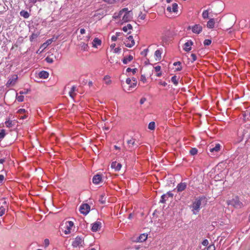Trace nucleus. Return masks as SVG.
Instances as JSON below:
<instances>
[{
    "mask_svg": "<svg viewBox=\"0 0 250 250\" xmlns=\"http://www.w3.org/2000/svg\"><path fill=\"white\" fill-rule=\"evenodd\" d=\"M117 37L115 35H113L111 37V40L113 42H115L117 40Z\"/></svg>",
    "mask_w": 250,
    "mask_h": 250,
    "instance_id": "62",
    "label": "nucleus"
},
{
    "mask_svg": "<svg viewBox=\"0 0 250 250\" xmlns=\"http://www.w3.org/2000/svg\"><path fill=\"white\" fill-rule=\"evenodd\" d=\"M104 79L105 81V83L106 84H109L111 82V80H110V77L108 75L105 76Z\"/></svg>",
    "mask_w": 250,
    "mask_h": 250,
    "instance_id": "38",
    "label": "nucleus"
},
{
    "mask_svg": "<svg viewBox=\"0 0 250 250\" xmlns=\"http://www.w3.org/2000/svg\"><path fill=\"white\" fill-rule=\"evenodd\" d=\"M132 29V26L130 24H127L126 26L123 27V30L126 32L128 30H131Z\"/></svg>",
    "mask_w": 250,
    "mask_h": 250,
    "instance_id": "32",
    "label": "nucleus"
},
{
    "mask_svg": "<svg viewBox=\"0 0 250 250\" xmlns=\"http://www.w3.org/2000/svg\"><path fill=\"white\" fill-rule=\"evenodd\" d=\"M62 229H64V233L65 234H68L70 233L71 228L74 226V223L72 221H66L65 223H62Z\"/></svg>",
    "mask_w": 250,
    "mask_h": 250,
    "instance_id": "3",
    "label": "nucleus"
},
{
    "mask_svg": "<svg viewBox=\"0 0 250 250\" xmlns=\"http://www.w3.org/2000/svg\"><path fill=\"white\" fill-rule=\"evenodd\" d=\"M211 41L209 39H206L204 41V45H209L211 44Z\"/></svg>",
    "mask_w": 250,
    "mask_h": 250,
    "instance_id": "47",
    "label": "nucleus"
},
{
    "mask_svg": "<svg viewBox=\"0 0 250 250\" xmlns=\"http://www.w3.org/2000/svg\"><path fill=\"white\" fill-rule=\"evenodd\" d=\"M105 199H106V197H105V194H103L100 195L99 201L101 203L103 204L105 203Z\"/></svg>",
    "mask_w": 250,
    "mask_h": 250,
    "instance_id": "30",
    "label": "nucleus"
},
{
    "mask_svg": "<svg viewBox=\"0 0 250 250\" xmlns=\"http://www.w3.org/2000/svg\"><path fill=\"white\" fill-rule=\"evenodd\" d=\"M159 84H160V85H162L164 86H166L167 85V83L165 82H161L160 81L159 83Z\"/></svg>",
    "mask_w": 250,
    "mask_h": 250,
    "instance_id": "60",
    "label": "nucleus"
},
{
    "mask_svg": "<svg viewBox=\"0 0 250 250\" xmlns=\"http://www.w3.org/2000/svg\"><path fill=\"white\" fill-rule=\"evenodd\" d=\"M206 201V198L204 197H199V199H196L192 205L193 213H197L200 209V207L202 203H204Z\"/></svg>",
    "mask_w": 250,
    "mask_h": 250,
    "instance_id": "2",
    "label": "nucleus"
},
{
    "mask_svg": "<svg viewBox=\"0 0 250 250\" xmlns=\"http://www.w3.org/2000/svg\"><path fill=\"white\" fill-rule=\"evenodd\" d=\"M5 125L6 127L10 128L12 127L13 126V124H12V121L9 120L5 122Z\"/></svg>",
    "mask_w": 250,
    "mask_h": 250,
    "instance_id": "35",
    "label": "nucleus"
},
{
    "mask_svg": "<svg viewBox=\"0 0 250 250\" xmlns=\"http://www.w3.org/2000/svg\"><path fill=\"white\" fill-rule=\"evenodd\" d=\"M146 101V99L145 97L142 98L140 101L141 104H143Z\"/></svg>",
    "mask_w": 250,
    "mask_h": 250,
    "instance_id": "55",
    "label": "nucleus"
},
{
    "mask_svg": "<svg viewBox=\"0 0 250 250\" xmlns=\"http://www.w3.org/2000/svg\"><path fill=\"white\" fill-rule=\"evenodd\" d=\"M125 12V13L123 17L122 21L124 22H127L130 21L131 17L130 16L129 12H127V10Z\"/></svg>",
    "mask_w": 250,
    "mask_h": 250,
    "instance_id": "20",
    "label": "nucleus"
},
{
    "mask_svg": "<svg viewBox=\"0 0 250 250\" xmlns=\"http://www.w3.org/2000/svg\"><path fill=\"white\" fill-rule=\"evenodd\" d=\"M90 210V206L86 203L82 204L79 208V211L80 212L85 215L88 214Z\"/></svg>",
    "mask_w": 250,
    "mask_h": 250,
    "instance_id": "5",
    "label": "nucleus"
},
{
    "mask_svg": "<svg viewBox=\"0 0 250 250\" xmlns=\"http://www.w3.org/2000/svg\"><path fill=\"white\" fill-rule=\"evenodd\" d=\"M191 58L192 59V62H194L197 59V58H196V56L195 54H191Z\"/></svg>",
    "mask_w": 250,
    "mask_h": 250,
    "instance_id": "53",
    "label": "nucleus"
},
{
    "mask_svg": "<svg viewBox=\"0 0 250 250\" xmlns=\"http://www.w3.org/2000/svg\"><path fill=\"white\" fill-rule=\"evenodd\" d=\"M187 184L185 182H181L178 184L177 186L176 189H177V192H180L184 191L187 188Z\"/></svg>",
    "mask_w": 250,
    "mask_h": 250,
    "instance_id": "10",
    "label": "nucleus"
},
{
    "mask_svg": "<svg viewBox=\"0 0 250 250\" xmlns=\"http://www.w3.org/2000/svg\"><path fill=\"white\" fill-rule=\"evenodd\" d=\"M218 221H219L218 222L215 221V222H212V226L214 227H215V226L218 227L219 225H220V226L223 225L222 221H220V220H218Z\"/></svg>",
    "mask_w": 250,
    "mask_h": 250,
    "instance_id": "36",
    "label": "nucleus"
},
{
    "mask_svg": "<svg viewBox=\"0 0 250 250\" xmlns=\"http://www.w3.org/2000/svg\"><path fill=\"white\" fill-rule=\"evenodd\" d=\"M188 29H191L192 31L195 34H199L202 31V26L200 24H195L194 26L188 27Z\"/></svg>",
    "mask_w": 250,
    "mask_h": 250,
    "instance_id": "7",
    "label": "nucleus"
},
{
    "mask_svg": "<svg viewBox=\"0 0 250 250\" xmlns=\"http://www.w3.org/2000/svg\"><path fill=\"white\" fill-rule=\"evenodd\" d=\"M84 244L83 239L79 236H77L75 240L73 241L72 246L73 248H77V247H83Z\"/></svg>",
    "mask_w": 250,
    "mask_h": 250,
    "instance_id": "4",
    "label": "nucleus"
},
{
    "mask_svg": "<svg viewBox=\"0 0 250 250\" xmlns=\"http://www.w3.org/2000/svg\"><path fill=\"white\" fill-rule=\"evenodd\" d=\"M20 14L21 16L25 19L28 18L30 16L29 13L27 11L23 10H21L20 12Z\"/></svg>",
    "mask_w": 250,
    "mask_h": 250,
    "instance_id": "26",
    "label": "nucleus"
},
{
    "mask_svg": "<svg viewBox=\"0 0 250 250\" xmlns=\"http://www.w3.org/2000/svg\"><path fill=\"white\" fill-rule=\"evenodd\" d=\"M104 2L109 4H113L116 2L117 0H103Z\"/></svg>",
    "mask_w": 250,
    "mask_h": 250,
    "instance_id": "50",
    "label": "nucleus"
},
{
    "mask_svg": "<svg viewBox=\"0 0 250 250\" xmlns=\"http://www.w3.org/2000/svg\"><path fill=\"white\" fill-rule=\"evenodd\" d=\"M155 127V123L154 122H151L148 124V128L150 130H154Z\"/></svg>",
    "mask_w": 250,
    "mask_h": 250,
    "instance_id": "33",
    "label": "nucleus"
},
{
    "mask_svg": "<svg viewBox=\"0 0 250 250\" xmlns=\"http://www.w3.org/2000/svg\"><path fill=\"white\" fill-rule=\"evenodd\" d=\"M171 8L173 12H176L178 11V4L176 3L172 4Z\"/></svg>",
    "mask_w": 250,
    "mask_h": 250,
    "instance_id": "39",
    "label": "nucleus"
},
{
    "mask_svg": "<svg viewBox=\"0 0 250 250\" xmlns=\"http://www.w3.org/2000/svg\"><path fill=\"white\" fill-rule=\"evenodd\" d=\"M43 0H29L30 2H31V3H34V4L36 3L37 1L41 2V1H43Z\"/></svg>",
    "mask_w": 250,
    "mask_h": 250,
    "instance_id": "59",
    "label": "nucleus"
},
{
    "mask_svg": "<svg viewBox=\"0 0 250 250\" xmlns=\"http://www.w3.org/2000/svg\"><path fill=\"white\" fill-rule=\"evenodd\" d=\"M132 80L133 82L131 83L130 87H134L135 86H136V85L137 84V79L135 78H133Z\"/></svg>",
    "mask_w": 250,
    "mask_h": 250,
    "instance_id": "40",
    "label": "nucleus"
},
{
    "mask_svg": "<svg viewBox=\"0 0 250 250\" xmlns=\"http://www.w3.org/2000/svg\"><path fill=\"white\" fill-rule=\"evenodd\" d=\"M30 91V90H28V89H23L22 90H21L19 92V94H20L21 95H22V94H26L28 93V92Z\"/></svg>",
    "mask_w": 250,
    "mask_h": 250,
    "instance_id": "48",
    "label": "nucleus"
},
{
    "mask_svg": "<svg viewBox=\"0 0 250 250\" xmlns=\"http://www.w3.org/2000/svg\"><path fill=\"white\" fill-rule=\"evenodd\" d=\"M45 60L47 62L49 63H52L54 62V60L52 58H51L50 57L47 56L45 59Z\"/></svg>",
    "mask_w": 250,
    "mask_h": 250,
    "instance_id": "41",
    "label": "nucleus"
},
{
    "mask_svg": "<svg viewBox=\"0 0 250 250\" xmlns=\"http://www.w3.org/2000/svg\"><path fill=\"white\" fill-rule=\"evenodd\" d=\"M133 56L130 55L127 57H125L123 59L122 61L124 64H127L129 62H131L133 60Z\"/></svg>",
    "mask_w": 250,
    "mask_h": 250,
    "instance_id": "23",
    "label": "nucleus"
},
{
    "mask_svg": "<svg viewBox=\"0 0 250 250\" xmlns=\"http://www.w3.org/2000/svg\"><path fill=\"white\" fill-rule=\"evenodd\" d=\"M197 152H198V150L197 148H196L195 147L192 148L189 151V153L191 155H195L197 154Z\"/></svg>",
    "mask_w": 250,
    "mask_h": 250,
    "instance_id": "37",
    "label": "nucleus"
},
{
    "mask_svg": "<svg viewBox=\"0 0 250 250\" xmlns=\"http://www.w3.org/2000/svg\"><path fill=\"white\" fill-rule=\"evenodd\" d=\"M126 83L128 84H130L131 85V80L130 79V78H127L126 79Z\"/></svg>",
    "mask_w": 250,
    "mask_h": 250,
    "instance_id": "61",
    "label": "nucleus"
},
{
    "mask_svg": "<svg viewBox=\"0 0 250 250\" xmlns=\"http://www.w3.org/2000/svg\"><path fill=\"white\" fill-rule=\"evenodd\" d=\"M147 238V233H142L141 234L137 239V242H143L146 241Z\"/></svg>",
    "mask_w": 250,
    "mask_h": 250,
    "instance_id": "15",
    "label": "nucleus"
},
{
    "mask_svg": "<svg viewBox=\"0 0 250 250\" xmlns=\"http://www.w3.org/2000/svg\"><path fill=\"white\" fill-rule=\"evenodd\" d=\"M173 65L174 66L178 65V67L177 68H176V69L177 71H181L182 70V67L181 66V62H175L173 63Z\"/></svg>",
    "mask_w": 250,
    "mask_h": 250,
    "instance_id": "34",
    "label": "nucleus"
},
{
    "mask_svg": "<svg viewBox=\"0 0 250 250\" xmlns=\"http://www.w3.org/2000/svg\"><path fill=\"white\" fill-rule=\"evenodd\" d=\"M125 45L126 47L131 48L135 44V42L132 36H129L125 42Z\"/></svg>",
    "mask_w": 250,
    "mask_h": 250,
    "instance_id": "8",
    "label": "nucleus"
},
{
    "mask_svg": "<svg viewBox=\"0 0 250 250\" xmlns=\"http://www.w3.org/2000/svg\"><path fill=\"white\" fill-rule=\"evenodd\" d=\"M44 245L45 248L47 247L49 245V241L48 239H45L44 240Z\"/></svg>",
    "mask_w": 250,
    "mask_h": 250,
    "instance_id": "51",
    "label": "nucleus"
},
{
    "mask_svg": "<svg viewBox=\"0 0 250 250\" xmlns=\"http://www.w3.org/2000/svg\"><path fill=\"white\" fill-rule=\"evenodd\" d=\"M137 70V68L131 69V68L128 67L126 69V72H132L133 74H135V73L136 72Z\"/></svg>",
    "mask_w": 250,
    "mask_h": 250,
    "instance_id": "44",
    "label": "nucleus"
},
{
    "mask_svg": "<svg viewBox=\"0 0 250 250\" xmlns=\"http://www.w3.org/2000/svg\"><path fill=\"white\" fill-rule=\"evenodd\" d=\"M57 38L53 37L50 39L47 40L45 43H44L43 45H46V46L50 44L53 42L55 41Z\"/></svg>",
    "mask_w": 250,
    "mask_h": 250,
    "instance_id": "28",
    "label": "nucleus"
},
{
    "mask_svg": "<svg viewBox=\"0 0 250 250\" xmlns=\"http://www.w3.org/2000/svg\"><path fill=\"white\" fill-rule=\"evenodd\" d=\"M147 51H148V49H145L144 50V51L141 53V54L142 55H144L146 56V53H147Z\"/></svg>",
    "mask_w": 250,
    "mask_h": 250,
    "instance_id": "63",
    "label": "nucleus"
},
{
    "mask_svg": "<svg viewBox=\"0 0 250 250\" xmlns=\"http://www.w3.org/2000/svg\"><path fill=\"white\" fill-rule=\"evenodd\" d=\"M76 90V87L75 85H73L72 86L70 91L69 92V96L72 98H74L75 94L74 93V92Z\"/></svg>",
    "mask_w": 250,
    "mask_h": 250,
    "instance_id": "27",
    "label": "nucleus"
},
{
    "mask_svg": "<svg viewBox=\"0 0 250 250\" xmlns=\"http://www.w3.org/2000/svg\"><path fill=\"white\" fill-rule=\"evenodd\" d=\"M101 40L98 38H95L92 42V46L95 48H97L98 46L101 45Z\"/></svg>",
    "mask_w": 250,
    "mask_h": 250,
    "instance_id": "16",
    "label": "nucleus"
},
{
    "mask_svg": "<svg viewBox=\"0 0 250 250\" xmlns=\"http://www.w3.org/2000/svg\"><path fill=\"white\" fill-rule=\"evenodd\" d=\"M215 21L213 18L210 19L207 22V26L208 28L212 29L214 27Z\"/></svg>",
    "mask_w": 250,
    "mask_h": 250,
    "instance_id": "17",
    "label": "nucleus"
},
{
    "mask_svg": "<svg viewBox=\"0 0 250 250\" xmlns=\"http://www.w3.org/2000/svg\"><path fill=\"white\" fill-rule=\"evenodd\" d=\"M5 211V209L3 207H0V217L2 216Z\"/></svg>",
    "mask_w": 250,
    "mask_h": 250,
    "instance_id": "46",
    "label": "nucleus"
},
{
    "mask_svg": "<svg viewBox=\"0 0 250 250\" xmlns=\"http://www.w3.org/2000/svg\"><path fill=\"white\" fill-rule=\"evenodd\" d=\"M162 51L160 50H157L155 52V56L156 61H160L161 59Z\"/></svg>",
    "mask_w": 250,
    "mask_h": 250,
    "instance_id": "25",
    "label": "nucleus"
},
{
    "mask_svg": "<svg viewBox=\"0 0 250 250\" xmlns=\"http://www.w3.org/2000/svg\"><path fill=\"white\" fill-rule=\"evenodd\" d=\"M193 42L191 40L188 41L184 45L183 49L186 52H189L191 49V46L193 45Z\"/></svg>",
    "mask_w": 250,
    "mask_h": 250,
    "instance_id": "11",
    "label": "nucleus"
},
{
    "mask_svg": "<svg viewBox=\"0 0 250 250\" xmlns=\"http://www.w3.org/2000/svg\"><path fill=\"white\" fill-rule=\"evenodd\" d=\"M209 9L204 10L202 13V17L204 19H207L208 18Z\"/></svg>",
    "mask_w": 250,
    "mask_h": 250,
    "instance_id": "29",
    "label": "nucleus"
},
{
    "mask_svg": "<svg viewBox=\"0 0 250 250\" xmlns=\"http://www.w3.org/2000/svg\"><path fill=\"white\" fill-rule=\"evenodd\" d=\"M102 181V176L101 175L97 174L95 175L92 179L93 183L94 184L98 185Z\"/></svg>",
    "mask_w": 250,
    "mask_h": 250,
    "instance_id": "14",
    "label": "nucleus"
},
{
    "mask_svg": "<svg viewBox=\"0 0 250 250\" xmlns=\"http://www.w3.org/2000/svg\"><path fill=\"white\" fill-rule=\"evenodd\" d=\"M208 240L207 239H205L202 242V244L204 246H207L208 245Z\"/></svg>",
    "mask_w": 250,
    "mask_h": 250,
    "instance_id": "58",
    "label": "nucleus"
},
{
    "mask_svg": "<svg viewBox=\"0 0 250 250\" xmlns=\"http://www.w3.org/2000/svg\"><path fill=\"white\" fill-rule=\"evenodd\" d=\"M18 79V76L17 75H14L9 78L8 81L7 82L6 85L7 86L10 85H13L16 83V82Z\"/></svg>",
    "mask_w": 250,
    "mask_h": 250,
    "instance_id": "9",
    "label": "nucleus"
},
{
    "mask_svg": "<svg viewBox=\"0 0 250 250\" xmlns=\"http://www.w3.org/2000/svg\"><path fill=\"white\" fill-rule=\"evenodd\" d=\"M5 136V131L2 129L0 130V140L3 139Z\"/></svg>",
    "mask_w": 250,
    "mask_h": 250,
    "instance_id": "42",
    "label": "nucleus"
},
{
    "mask_svg": "<svg viewBox=\"0 0 250 250\" xmlns=\"http://www.w3.org/2000/svg\"><path fill=\"white\" fill-rule=\"evenodd\" d=\"M220 147H221V146L220 144H216L215 146L213 147H210L209 148V150L210 152H218L220 149Z\"/></svg>",
    "mask_w": 250,
    "mask_h": 250,
    "instance_id": "19",
    "label": "nucleus"
},
{
    "mask_svg": "<svg viewBox=\"0 0 250 250\" xmlns=\"http://www.w3.org/2000/svg\"><path fill=\"white\" fill-rule=\"evenodd\" d=\"M127 143L129 147H133L134 146L137 147L138 146V145L135 143L134 139L132 138L131 139L128 140Z\"/></svg>",
    "mask_w": 250,
    "mask_h": 250,
    "instance_id": "18",
    "label": "nucleus"
},
{
    "mask_svg": "<svg viewBox=\"0 0 250 250\" xmlns=\"http://www.w3.org/2000/svg\"><path fill=\"white\" fill-rule=\"evenodd\" d=\"M16 99L19 102H23L24 100V96L22 95L17 96Z\"/></svg>",
    "mask_w": 250,
    "mask_h": 250,
    "instance_id": "43",
    "label": "nucleus"
},
{
    "mask_svg": "<svg viewBox=\"0 0 250 250\" xmlns=\"http://www.w3.org/2000/svg\"><path fill=\"white\" fill-rule=\"evenodd\" d=\"M121 50V48L120 47H117L114 49V52L116 53H120Z\"/></svg>",
    "mask_w": 250,
    "mask_h": 250,
    "instance_id": "57",
    "label": "nucleus"
},
{
    "mask_svg": "<svg viewBox=\"0 0 250 250\" xmlns=\"http://www.w3.org/2000/svg\"><path fill=\"white\" fill-rule=\"evenodd\" d=\"M173 194L171 191H168L167 193L164 194L161 196L160 203H165L169 197L172 198Z\"/></svg>",
    "mask_w": 250,
    "mask_h": 250,
    "instance_id": "6",
    "label": "nucleus"
},
{
    "mask_svg": "<svg viewBox=\"0 0 250 250\" xmlns=\"http://www.w3.org/2000/svg\"><path fill=\"white\" fill-rule=\"evenodd\" d=\"M179 79V77L174 75L171 77V81L175 86H177L178 84Z\"/></svg>",
    "mask_w": 250,
    "mask_h": 250,
    "instance_id": "22",
    "label": "nucleus"
},
{
    "mask_svg": "<svg viewBox=\"0 0 250 250\" xmlns=\"http://www.w3.org/2000/svg\"><path fill=\"white\" fill-rule=\"evenodd\" d=\"M227 203L228 206H231L236 208H241L244 207L243 204L240 201L237 196L230 200H227Z\"/></svg>",
    "mask_w": 250,
    "mask_h": 250,
    "instance_id": "1",
    "label": "nucleus"
},
{
    "mask_svg": "<svg viewBox=\"0 0 250 250\" xmlns=\"http://www.w3.org/2000/svg\"><path fill=\"white\" fill-rule=\"evenodd\" d=\"M207 250H215V248L214 245H209L208 248Z\"/></svg>",
    "mask_w": 250,
    "mask_h": 250,
    "instance_id": "52",
    "label": "nucleus"
},
{
    "mask_svg": "<svg viewBox=\"0 0 250 250\" xmlns=\"http://www.w3.org/2000/svg\"><path fill=\"white\" fill-rule=\"evenodd\" d=\"M154 69L156 72H160L161 70V66H156L154 67Z\"/></svg>",
    "mask_w": 250,
    "mask_h": 250,
    "instance_id": "56",
    "label": "nucleus"
},
{
    "mask_svg": "<svg viewBox=\"0 0 250 250\" xmlns=\"http://www.w3.org/2000/svg\"><path fill=\"white\" fill-rule=\"evenodd\" d=\"M111 167L114 169L115 171H119L121 168L122 165L117 162H113L111 164Z\"/></svg>",
    "mask_w": 250,
    "mask_h": 250,
    "instance_id": "13",
    "label": "nucleus"
},
{
    "mask_svg": "<svg viewBox=\"0 0 250 250\" xmlns=\"http://www.w3.org/2000/svg\"><path fill=\"white\" fill-rule=\"evenodd\" d=\"M146 15L145 14H143L142 12H141L139 14L138 18L141 20H144L146 18Z\"/></svg>",
    "mask_w": 250,
    "mask_h": 250,
    "instance_id": "49",
    "label": "nucleus"
},
{
    "mask_svg": "<svg viewBox=\"0 0 250 250\" xmlns=\"http://www.w3.org/2000/svg\"><path fill=\"white\" fill-rule=\"evenodd\" d=\"M4 179V177L3 175H0V183H1Z\"/></svg>",
    "mask_w": 250,
    "mask_h": 250,
    "instance_id": "64",
    "label": "nucleus"
},
{
    "mask_svg": "<svg viewBox=\"0 0 250 250\" xmlns=\"http://www.w3.org/2000/svg\"><path fill=\"white\" fill-rule=\"evenodd\" d=\"M18 112L20 114H23L26 112V110L25 109L21 108L18 110Z\"/></svg>",
    "mask_w": 250,
    "mask_h": 250,
    "instance_id": "54",
    "label": "nucleus"
},
{
    "mask_svg": "<svg viewBox=\"0 0 250 250\" xmlns=\"http://www.w3.org/2000/svg\"><path fill=\"white\" fill-rule=\"evenodd\" d=\"M128 10V9L127 8H123L122 10H121L119 12V13L117 14V15H114L113 18L115 19H119L120 18H121V16L123 15V14L124 13V12H125V11H126Z\"/></svg>",
    "mask_w": 250,
    "mask_h": 250,
    "instance_id": "24",
    "label": "nucleus"
},
{
    "mask_svg": "<svg viewBox=\"0 0 250 250\" xmlns=\"http://www.w3.org/2000/svg\"><path fill=\"white\" fill-rule=\"evenodd\" d=\"M38 37V35L37 34L33 33L30 36V41L31 42L33 41V40L36 39Z\"/></svg>",
    "mask_w": 250,
    "mask_h": 250,
    "instance_id": "45",
    "label": "nucleus"
},
{
    "mask_svg": "<svg viewBox=\"0 0 250 250\" xmlns=\"http://www.w3.org/2000/svg\"><path fill=\"white\" fill-rule=\"evenodd\" d=\"M82 50L83 51H86L88 49V44L84 43V42H82L80 44Z\"/></svg>",
    "mask_w": 250,
    "mask_h": 250,
    "instance_id": "31",
    "label": "nucleus"
},
{
    "mask_svg": "<svg viewBox=\"0 0 250 250\" xmlns=\"http://www.w3.org/2000/svg\"><path fill=\"white\" fill-rule=\"evenodd\" d=\"M102 227V223L100 222H96L93 224L91 230L93 232H96Z\"/></svg>",
    "mask_w": 250,
    "mask_h": 250,
    "instance_id": "12",
    "label": "nucleus"
},
{
    "mask_svg": "<svg viewBox=\"0 0 250 250\" xmlns=\"http://www.w3.org/2000/svg\"><path fill=\"white\" fill-rule=\"evenodd\" d=\"M39 76L42 79H46L49 76V73L45 71H42L39 73Z\"/></svg>",
    "mask_w": 250,
    "mask_h": 250,
    "instance_id": "21",
    "label": "nucleus"
}]
</instances>
